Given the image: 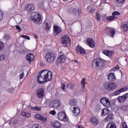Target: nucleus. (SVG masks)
Listing matches in <instances>:
<instances>
[{
  "label": "nucleus",
  "instance_id": "obj_1",
  "mask_svg": "<svg viewBox=\"0 0 128 128\" xmlns=\"http://www.w3.org/2000/svg\"><path fill=\"white\" fill-rule=\"evenodd\" d=\"M52 78V73L48 70L41 71L37 76L38 82L39 84H44V82H50Z\"/></svg>",
  "mask_w": 128,
  "mask_h": 128
},
{
  "label": "nucleus",
  "instance_id": "obj_2",
  "mask_svg": "<svg viewBox=\"0 0 128 128\" xmlns=\"http://www.w3.org/2000/svg\"><path fill=\"white\" fill-rule=\"evenodd\" d=\"M30 18L31 20L35 24H40L42 22V16H40V14L38 13L33 12L31 14Z\"/></svg>",
  "mask_w": 128,
  "mask_h": 128
},
{
  "label": "nucleus",
  "instance_id": "obj_3",
  "mask_svg": "<svg viewBox=\"0 0 128 128\" xmlns=\"http://www.w3.org/2000/svg\"><path fill=\"white\" fill-rule=\"evenodd\" d=\"M104 90L110 92L116 90V88L118 86V85H116V82H107L104 84Z\"/></svg>",
  "mask_w": 128,
  "mask_h": 128
},
{
  "label": "nucleus",
  "instance_id": "obj_4",
  "mask_svg": "<svg viewBox=\"0 0 128 128\" xmlns=\"http://www.w3.org/2000/svg\"><path fill=\"white\" fill-rule=\"evenodd\" d=\"M62 44L64 46H70V44H72V40L70 38L68 35H64L61 38Z\"/></svg>",
  "mask_w": 128,
  "mask_h": 128
},
{
  "label": "nucleus",
  "instance_id": "obj_5",
  "mask_svg": "<svg viewBox=\"0 0 128 128\" xmlns=\"http://www.w3.org/2000/svg\"><path fill=\"white\" fill-rule=\"evenodd\" d=\"M104 64H106V62H104V60L102 59H100V58H96L92 62V66H104Z\"/></svg>",
  "mask_w": 128,
  "mask_h": 128
},
{
  "label": "nucleus",
  "instance_id": "obj_6",
  "mask_svg": "<svg viewBox=\"0 0 128 128\" xmlns=\"http://www.w3.org/2000/svg\"><path fill=\"white\" fill-rule=\"evenodd\" d=\"M56 55L52 52L47 53L46 56V60L48 62H52L56 60Z\"/></svg>",
  "mask_w": 128,
  "mask_h": 128
},
{
  "label": "nucleus",
  "instance_id": "obj_7",
  "mask_svg": "<svg viewBox=\"0 0 128 128\" xmlns=\"http://www.w3.org/2000/svg\"><path fill=\"white\" fill-rule=\"evenodd\" d=\"M60 100H52L49 104L50 108H53L54 110H56V108H60Z\"/></svg>",
  "mask_w": 128,
  "mask_h": 128
},
{
  "label": "nucleus",
  "instance_id": "obj_8",
  "mask_svg": "<svg viewBox=\"0 0 128 128\" xmlns=\"http://www.w3.org/2000/svg\"><path fill=\"white\" fill-rule=\"evenodd\" d=\"M58 118L60 120L66 122L68 120V116H66V114L64 112H60L58 114Z\"/></svg>",
  "mask_w": 128,
  "mask_h": 128
},
{
  "label": "nucleus",
  "instance_id": "obj_9",
  "mask_svg": "<svg viewBox=\"0 0 128 128\" xmlns=\"http://www.w3.org/2000/svg\"><path fill=\"white\" fill-rule=\"evenodd\" d=\"M100 102L106 108L110 106V100L108 98H102L100 100Z\"/></svg>",
  "mask_w": 128,
  "mask_h": 128
},
{
  "label": "nucleus",
  "instance_id": "obj_10",
  "mask_svg": "<svg viewBox=\"0 0 128 128\" xmlns=\"http://www.w3.org/2000/svg\"><path fill=\"white\" fill-rule=\"evenodd\" d=\"M104 32L105 34H108V32H110L111 38H114V36L116 34V30L108 27H106L104 30Z\"/></svg>",
  "mask_w": 128,
  "mask_h": 128
},
{
  "label": "nucleus",
  "instance_id": "obj_11",
  "mask_svg": "<svg viewBox=\"0 0 128 128\" xmlns=\"http://www.w3.org/2000/svg\"><path fill=\"white\" fill-rule=\"evenodd\" d=\"M37 96L39 98H44V88H40L37 90L36 93Z\"/></svg>",
  "mask_w": 128,
  "mask_h": 128
},
{
  "label": "nucleus",
  "instance_id": "obj_12",
  "mask_svg": "<svg viewBox=\"0 0 128 128\" xmlns=\"http://www.w3.org/2000/svg\"><path fill=\"white\" fill-rule=\"evenodd\" d=\"M34 118L36 120H42V122H46L48 120V118H46V117H44V116L40 114H35L34 116Z\"/></svg>",
  "mask_w": 128,
  "mask_h": 128
},
{
  "label": "nucleus",
  "instance_id": "obj_13",
  "mask_svg": "<svg viewBox=\"0 0 128 128\" xmlns=\"http://www.w3.org/2000/svg\"><path fill=\"white\" fill-rule=\"evenodd\" d=\"M128 94H125L120 96L118 98V100L119 102H120V104H124L126 100V98H128Z\"/></svg>",
  "mask_w": 128,
  "mask_h": 128
},
{
  "label": "nucleus",
  "instance_id": "obj_14",
  "mask_svg": "<svg viewBox=\"0 0 128 128\" xmlns=\"http://www.w3.org/2000/svg\"><path fill=\"white\" fill-rule=\"evenodd\" d=\"M86 42L90 48H94L96 46V44H94V41L92 38H88Z\"/></svg>",
  "mask_w": 128,
  "mask_h": 128
},
{
  "label": "nucleus",
  "instance_id": "obj_15",
  "mask_svg": "<svg viewBox=\"0 0 128 128\" xmlns=\"http://www.w3.org/2000/svg\"><path fill=\"white\" fill-rule=\"evenodd\" d=\"M76 52L79 54H82V56H84L86 54V50L80 46H77L76 48Z\"/></svg>",
  "mask_w": 128,
  "mask_h": 128
},
{
  "label": "nucleus",
  "instance_id": "obj_16",
  "mask_svg": "<svg viewBox=\"0 0 128 128\" xmlns=\"http://www.w3.org/2000/svg\"><path fill=\"white\" fill-rule=\"evenodd\" d=\"M54 32L55 36L62 32V28L58 26L54 25Z\"/></svg>",
  "mask_w": 128,
  "mask_h": 128
},
{
  "label": "nucleus",
  "instance_id": "obj_17",
  "mask_svg": "<svg viewBox=\"0 0 128 128\" xmlns=\"http://www.w3.org/2000/svg\"><path fill=\"white\" fill-rule=\"evenodd\" d=\"M26 10H28L30 12H32L34 10V6L32 4L26 5L25 6Z\"/></svg>",
  "mask_w": 128,
  "mask_h": 128
},
{
  "label": "nucleus",
  "instance_id": "obj_18",
  "mask_svg": "<svg viewBox=\"0 0 128 128\" xmlns=\"http://www.w3.org/2000/svg\"><path fill=\"white\" fill-rule=\"evenodd\" d=\"M74 110H72L73 114H74V116H78L80 114V109L78 106H76L75 107H73Z\"/></svg>",
  "mask_w": 128,
  "mask_h": 128
},
{
  "label": "nucleus",
  "instance_id": "obj_19",
  "mask_svg": "<svg viewBox=\"0 0 128 128\" xmlns=\"http://www.w3.org/2000/svg\"><path fill=\"white\" fill-rule=\"evenodd\" d=\"M26 60L29 62H34V56L32 54H28L26 56Z\"/></svg>",
  "mask_w": 128,
  "mask_h": 128
},
{
  "label": "nucleus",
  "instance_id": "obj_20",
  "mask_svg": "<svg viewBox=\"0 0 128 128\" xmlns=\"http://www.w3.org/2000/svg\"><path fill=\"white\" fill-rule=\"evenodd\" d=\"M66 57L64 54H60V56L58 58V62H60L61 64H64V62H66Z\"/></svg>",
  "mask_w": 128,
  "mask_h": 128
},
{
  "label": "nucleus",
  "instance_id": "obj_21",
  "mask_svg": "<svg viewBox=\"0 0 128 128\" xmlns=\"http://www.w3.org/2000/svg\"><path fill=\"white\" fill-rule=\"evenodd\" d=\"M69 104L70 106H77L76 104H78V100H76V99H72L70 100Z\"/></svg>",
  "mask_w": 128,
  "mask_h": 128
},
{
  "label": "nucleus",
  "instance_id": "obj_22",
  "mask_svg": "<svg viewBox=\"0 0 128 128\" xmlns=\"http://www.w3.org/2000/svg\"><path fill=\"white\" fill-rule=\"evenodd\" d=\"M72 14L74 16H80V11L78 9H73Z\"/></svg>",
  "mask_w": 128,
  "mask_h": 128
},
{
  "label": "nucleus",
  "instance_id": "obj_23",
  "mask_svg": "<svg viewBox=\"0 0 128 128\" xmlns=\"http://www.w3.org/2000/svg\"><path fill=\"white\" fill-rule=\"evenodd\" d=\"M108 80L110 82H114V80H116V76L114 73H110L108 75Z\"/></svg>",
  "mask_w": 128,
  "mask_h": 128
},
{
  "label": "nucleus",
  "instance_id": "obj_24",
  "mask_svg": "<svg viewBox=\"0 0 128 128\" xmlns=\"http://www.w3.org/2000/svg\"><path fill=\"white\" fill-rule=\"evenodd\" d=\"M114 120V114H109L104 118V122H110Z\"/></svg>",
  "mask_w": 128,
  "mask_h": 128
},
{
  "label": "nucleus",
  "instance_id": "obj_25",
  "mask_svg": "<svg viewBox=\"0 0 128 128\" xmlns=\"http://www.w3.org/2000/svg\"><path fill=\"white\" fill-rule=\"evenodd\" d=\"M122 28L124 30V32H128V22H124L122 24L121 26Z\"/></svg>",
  "mask_w": 128,
  "mask_h": 128
},
{
  "label": "nucleus",
  "instance_id": "obj_26",
  "mask_svg": "<svg viewBox=\"0 0 128 128\" xmlns=\"http://www.w3.org/2000/svg\"><path fill=\"white\" fill-rule=\"evenodd\" d=\"M90 120L94 126H96L98 124V120L96 118H91Z\"/></svg>",
  "mask_w": 128,
  "mask_h": 128
},
{
  "label": "nucleus",
  "instance_id": "obj_27",
  "mask_svg": "<svg viewBox=\"0 0 128 128\" xmlns=\"http://www.w3.org/2000/svg\"><path fill=\"white\" fill-rule=\"evenodd\" d=\"M106 128H116V125L113 122H111L108 124Z\"/></svg>",
  "mask_w": 128,
  "mask_h": 128
},
{
  "label": "nucleus",
  "instance_id": "obj_28",
  "mask_svg": "<svg viewBox=\"0 0 128 128\" xmlns=\"http://www.w3.org/2000/svg\"><path fill=\"white\" fill-rule=\"evenodd\" d=\"M53 128H60L61 126V124L58 121H56L54 124H52Z\"/></svg>",
  "mask_w": 128,
  "mask_h": 128
},
{
  "label": "nucleus",
  "instance_id": "obj_29",
  "mask_svg": "<svg viewBox=\"0 0 128 128\" xmlns=\"http://www.w3.org/2000/svg\"><path fill=\"white\" fill-rule=\"evenodd\" d=\"M103 53L104 54H106V56H112V51L105 50L103 52Z\"/></svg>",
  "mask_w": 128,
  "mask_h": 128
},
{
  "label": "nucleus",
  "instance_id": "obj_30",
  "mask_svg": "<svg viewBox=\"0 0 128 128\" xmlns=\"http://www.w3.org/2000/svg\"><path fill=\"white\" fill-rule=\"evenodd\" d=\"M66 86L68 88H69V90H74V84L72 82L68 83Z\"/></svg>",
  "mask_w": 128,
  "mask_h": 128
},
{
  "label": "nucleus",
  "instance_id": "obj_31",
  "mask_svg": "<svg viewBox=\"0 0 128 128\" xmlns=\"http://www.w3.org/2000/svg\"><path fill=\"white\" fill-rule=\"evenodd\" d=\"M21 114L22 116H26V118H30V114L28 112H21Z\"/></svg>",
  "mask_w": 128,
  "mask_h": 128
},
{
  "label": "nucleus",
  "instance_id": "obj_32",
  "mask_svg": "<svg viewBox=\"0 0 128 128\" xmlns=\"http://www.w3.org/2000/svg\"><path fill=\"white\" fill-rule=\"evenodd\" d=\"M110 113V110L108 108H104L102 110V116H106V114H108Z\"/></svg>",
  "mask_w": 128,
  "mask_h": 128
},
{
  "label": "nucleus",
  "instance_id": "obj_33",
  "mask_svg": "<svg viewBox=\"0 0 128 128\" xmlns=\"http://www.w3.org/2000/svg\"><path fill=\"white\" fill-rule=\"evenodd\" d=\"M82 88L84 90L86 88V78H83L81 81Z\"/></svg>",
  "mask_w": 128,
  "mask_h": 128
},
{
  "label": "nucleus",
  "instance_id": "obj_34",
  "mask_svg": "<svg viewBox=\"0 0 128 128\" xmlns=\"http://www.w3.org/2000/svg\"><path fill=\"white\" fill-rule=\"evenodd\" d=\"M4 40H10V36L8 34H6L4 36Z\"/></svg>",
  "mask_w": 128,
  "mask_h": 128
},
{
  "label": "nucleus",
  "instance_id": "obj_35",
  "mask_svg": "<svg viewBox=\"0 0 128 128\" xmlns=\"http://www.w3.org/2000/svg\"><path fill=\"white\" fill-rule=\"evenodd\" d=\"M122 110H128V105H122L120 107Z\"/></svg>",
  "mask_w": 128,
  "mask_h": 128
},
{
  "label": "nucleus",
  "instance_id": "obj_36",
  "mask_svg": "<svg viewBox=\"0 0 128 128\" xmlns=\"http://www.w3.org/2000/svg\"><path fill=\"white\" fill-rule=\"evenodd\" d=\"M40 110H42V108L40 106H36L33 108V110H36V112H40Z\"/></svg>",
  "mask_w": 128,
  "mask_h": 128
},
{
  "label": "nucleus",
  "instance_id": "obj_37",
  "mask_svg": "<svg viewBox=\"0 0 128 128\" xmlns=\"http://www.w3.org/2000/svg\"><path fill=\"white\" fill-rule=\"evenodd\" d=\"M20 54H28V50L26 48H24L22 50V51H20Z\"/></svg>",
  "mask_w": 128,
  "mask_h": 128
},
{
  "label": "nucleus",
  "instance_id": "obj_38",
  "mask_svg": "<svg viewBox=\"0 0 128 128\" xmlns=\"http://www.w3.org/2000/svg\"><path fill=\"white\" fill-rule=\"evenodd\" d=\"M114 18H116V17L113 16H108L106 18V20H114Z\"/></svg>",
  "mask_w": 128,
  "mask_h": 128
},
{
  "label": "nucleus",
  "instance_id": "obj_39",
  "mask_svg": "<svg viewBox=\"0 0 128 128\" xmlns=\"http://www.w3.org/2000/svg\"><path fill=\"white\" fill-rule=\"evenodd\" d=\"M20 36L21 38H25V40H30V36L22 34Z\"/></svg>",
  "mask_w": 128,
  "mask_h": 128
},
{
  "label": "nucleus",
  "instance_id": "obj_40",
  "mask_svg": "<svg viewBox=\"0 0 128 128\" xmlns=\"http://www.w3.org/2000/svg\"><path fill=\"white\" fill-rule=\"evenodd\" d=\"M4 48V44L2 41H0V50H2Z\"/></svg>",
  "mask_w": 128,
  "mask_h": 128
},
{
  "label": "nucleus",
  "instance_id": "obj_41",
  "mask_svg": "<svg viewBox=\"0 0 128 128\" xmlns=\"http://www.w3.org/2000/svg\"><path fill=\"white\" fill-rule=\"evenodd\" d=\"M122 92V90H118L114 92V96H118V94H120Z\"/></svg>",
  "mask_w": 128,
  "mask_h": 128
},
{
  "label": "nucleus",
  "instance_id": "obj_42",
  "mask_svg": "<svg viewBox=\"0 0 128 128\" xmlns=\"http://www.w3.org/2000/svg\"><path fill=\"white\" fill-rule=\"evenodd\" d=\"M120 14L118 12H114L112 13V16H120Z\"/></svg>",
  "mask_w": 128,
  "mask_h": 128
},
{
  "label": "nucleus",
  "instance_id": "obj_43",
  "mask_svg": "<svg viewBox=\"0 0 128 128\" xmlns=\"http://www.w3.org/2000/svg\"><path fill=\"white\" fill-rule=\"evenodd\" d=\"M128 88L127 86H124L122 88L120 89L122 92H126L128 90Z\"/></svg>",
  "mask_w": 128,
  "mask_h": 128
},
{
  "label": "nucleus",
  "instance_id": "obj_44",
  "mask_svg": "<svg viewBox=\"0 0 128 128\" xmlns=\"http://www.w3.org/2000/svg\"><path fill=\"white\" fill-rule=\"evenodd\" d=\"M4 18V12L2 10H0V22Z\"/></svg>",
  "mask_w": 128,
  "mask_h": 128
},
{
  "label": "nucleus",
  "instance_id": "obj_45",
  "mask_svg": "<svg viewBox=\"0 0 128 128\" xmlns=\"http://www.w3.org/2000/svg\"><path fill=\"white\" fill-rule=\"evenodd\" d=\"M23 108L24 110H27L28 112V106L26 104H24Z\"/></svg>",
  "mask_w": 128,
  "mask_h": 128
},
{
  "label": "nucleus",
  "instance_id": "obj_46",
  "mask_svg": "<svg viewBox=\"0 0 128 128\" xmlns=\"http://www.w3.org/2000/svg\"><path fill=\"white\" fill-rule=\"evenodd\" d=\"M46 30H50V24H48V23H46Z\"/></svg>",
  "mask_w": 128,
  "mask_h": 128
},
{
  "label": "nucleus",
  "instance_id": "obj_47",
  "mask_svg": "<svg viewBox=\"0 0 128 128\" xmlns=\"http://www.w3.org/2000/svg\"><path fill=\"white\" fill-rule=\"evenodd\" d=\"M30 110H34V107H32L30 104L28 106V112Z\"/></svg>",
  "mask_w": 128,
  "mask_h": 128
},
{
  "label": "nucleus",
  "instance_id": "obj_48",
  "mask_svg": "<svg viewBox=\"0 0 128 128\" xmlns=\"http://www.w3.org/2000/svg\"><path fill=\"white\" fill-rule=\"evenodd\" d=\"M24 72H22V73L19 76V78L20 80L22 79V78H24Z\"/></svg>",
  "mask_w": 128,
  "mask_h": 128
},
{
  "label": "nucleus",
  "instance_id": "obj_49",
  "mask_svg": "<svg viewBox=\"0 0 128 128\" xmlns=\"http://www.w3.org/2000/svg\"><path fill=\"white\" fill-rule=\"evenodd\" d=\"M4 55L0 54V60H4Z\"/></svg>",
  "mask_w": 128,
  "mask_h": 128
},
{
  "label": "nucleus",
  "instance_id": "obj_50",
  "mask_svg": "<svg viewBox=\"0 0 128 128\" xmlns=\"http://www.w3.org/2000/svg\"><path fill=\"white\" fill-rule=\"evenodd\" d=\"M50 114H52V116H56V110H52L50 112Z\"/></svg>",
  "mask_w": 128,
  "mask_h": 128
},
{
  "label": "nucleus",
  "instance_id": "obj_51",
  "mask_svg": "<svg viewBox=\"0 0 128 128\" xmlns=\"http://www.w3.org/2000/svg\"><path fill=\"white\" fill-rule=\"evenodd\" d=\"M32 128H40V125L38 124H34Z\"/></svg>",
  "mask_w": 128,
  "mask_h": 128
},
{
  "label": "nucleus",
  "instance_id": "obj_52",
  "mask_svg": "<svg viewBox=\"0 0 128 128\" xmlns=\"http://www.w3.org/2000/svg\"><path fill=\"white\" fill-rule=\"evenodd\" d=\"M122 128H128V125H126V122H123L122 124Z\"/></svg>",
  "mask_w": 128,
  "mask_h": 128
},
{
  "label": "nucleus",
  "instance_id": "obj_53",
  "mask_svg": "<svg viewBox=\"0 0 128 128\" xmlns=\"http://www.w3.org/2000/svg\"><path fill=\"white\" fill-rule=\"evenodd\" d=\"M64 88H66V85L64 84V83H62L61 85V88L62 90H64Z\"/></svg>",
  "mask_w": 128,
  "mask_h": 128
},
{
  "label": "nucleus",
  "instance_id": "obj_54",
  "mask_svg": "<svg viewBox=\"0 0 128 128\" xmlns=\"http://www.w3.org/2000/svg\"><path fill=\"white\" fill-rule=\"evenodd\" d=\"M16 27L18 30L20 32H22V28H20L19 26H16Z\"/></svg>",
  "mask_w": 128,
  "mask_h": 128
},
{
  "label": "nucleus",
  "instance_id": "obj_55",
  "mask_svg": "<svg viewBox=\"0 0 128 128\" xmlns=\"http://www.w3.org/2000/svg\"><path fill=\"white\" fill-rule=\"evenodd\" d=\"M12 124H18V121L17 120H14Z\"/></svg>",
  "mask_w": 128,
  "mask_h": 128
},
{
  "label": "nucleus",
  "instance_id": "obj_56",
  "mask_svg": "<svg viewBox=\"0 0 128 128\" xmlns=\"http://www.w3.org/2000/svg\"><path fill=\"white\" fill-rule=\"evenodd\" d=\"M100 16L98 14H97L96 15V18L97 20H100Z\"/></svg>",
  "mask_w": 128,
  "mask_h": 128
},
{
  "label": "nucleus",
  "instance_id": "obj_57",
  "mask_svg": "<svg viewBox=\"0 0 128 128\" xmlns=\"http://www.w3.org/2000/svg\"><path fill=\"white\" fill-rule=\"evenodd\" d=\"M116 0L119 4H122V2H125L126 0Z\"/></svg>",
  "mask_w": 128,
  "mask_h": 128
},
{
  "label": "nucleus",
  "instance_id": "obj_58",
  "mask_svg": "<svg viewBox=\"0 0 128 128\" xmlns=\"http://www.w3.org/2000/svg\"><path fill=\"white\" fill-rule=\"evenodd\" d=\"M94 12H96V8H91V10H90V12L91 14H94Z\"/></svg>",
  "mask_w": 128,
  "mask_h": 128
},
{
  "label": "nucleus",
  "instance_id": "obj_59",
  "mask_svg": "<svg viewBox=\"0 0 128 128\" xmlns=\"http://www.w3.org/2000/svg\"><path fill=\"white\" fill-rule=\"evenodd\" d=\"M14 88H10L9 89V92L11 93L14 92Z\"/></svg>",
  "mask_w": 128,
  "mask_h": 128
},
{
  "label": "nucleus",
  "instance_id": "obj_60",
  "mask_svg": "<svg viewBox=\"0 0 128 128\" xmlns=\"http://www.w3.org/2000/svg\"><path fill=\"white\" fill-rule=\"evenodd\" d=\"M78 128H84L82 125H78Z\"/></svg>",
  "mask_w": 128,
  "mask_h": 128
},
{
  "label": "nucleus",
  "instance_id": "obj_61",
  "mask_svg": "<svg viewBox=\"0 0 128 128\" xmlns=\"http://www.w3.org/2000/svg\"><path fill=\"white\" fill-rule=\"evenodd\" d=\"M115 68H116V70H120V66H117Z\"/></svg>",
  "mask_w": 128,
  "mask_h": 128
},
{
  "label": "nucleus",
  "instance_id": "obj_62",
  "mask_svg": "<svg viewBox=\"0 0 128 128\" xmlns=\"http://www.w3.org/2000/svg\"><path fill=\"white\" fill-rule=\"evenodd\" d=\"M106 0H102V3L103 4H106Z\"/></svg>",
  "mask_w": 128,
  "mask_h": 128
},
{
  "label": "nucleus",
  "instance_id": "obj_63",
  "mask_svg": "<svg viewBox=\"0 0 128 128\" xmlns=\"http://www.w3.org/2000/svg\"><path fill=\"white\" fill-rule=\"evenodd\" d=\"M40 66H44V64H42L41 63V64H40Z\"/></svg>",
  "mask_w": 128,
  "mask_h": 128
},
{
  "label": "nucleus",
  "instance_id": "obj_64",
  "mask_svg": "<svg viewBox=\"0 0 128 128\" xmlns=\"http://www.w3.org/2000/svg\"><path fill=\"white\" fill-rule=\"evenodd\" d=\"M35 38H38V36L36 35L34 36Z\"/></svg>",
  "mask_w": 128,
  "mask_h": 128
}]
</instances>
